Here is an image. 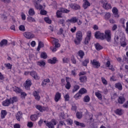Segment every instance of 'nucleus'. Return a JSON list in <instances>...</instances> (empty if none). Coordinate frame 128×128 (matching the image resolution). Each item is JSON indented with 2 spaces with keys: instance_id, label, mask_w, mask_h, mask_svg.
Here are the masks:
<instances>
[{
  "instance_id": "obj_1",
  "label": "nucleus",
  "mask_w": 128,
  "mask_h": 128,
  "mask_svg": "<svg viewBox=\"0 0 128 128\" xmlns=\"http://www.w3.org/2000/svg\"><path fill=\"white\" fill-rule=\"evenodd\" d=\"M18 99L16 96H13L10 98H6V100L2 102V106H10V104H14V102H18Z\"/></svg>"
},
{
  "instance_id": "obj_2",
  "label": "nucleus",
  "mask_w": 128,
  "mask_h": 128,
  "mask_svg": "<svg viewBox=\"0 0 128 128\" xmlns=\"http://www.w3.org/2000/svg\"><path fill=\"white\" fill-rule=\"evenodd\" d=\"M82 40V31H78L76 32L74 42L78 46V44H80Z\"/></svg>"
},
{
  "instance_id": "obj_3",
  "label": "nucleus",
  "mask_w": 128,
  "mask_h": 128,
  "mask_svg": "<svg viewBox=\"0 0 128 128\" xmlns=\"http://www.w3.org/2000/svg\"><path fill=\"white\" fill-rule=\"evenodd\" d=\"M52 44L55 46V47H51L50 49L52 50V52H56L57 50L56 48H60V44L58 43V39L54 38L52 41Z\"/></svg>"
},
{
  "instance_id": "obj_4",
  "label": "nucleus",
  "mask_w": 128,
  "mask_h": 128,
  "mask_svg": "<svg viewBox=\"0 0 128 128\" xmlns=\"http://www.w3.org/2000/svg\"><path fill=\"white\" fill-rule=\"evenodd\" d=\"M104 40L110 42L112 40V32L110 30H106L104 34Z\"/></svg>"
},
{
  "instance_id": "obj_5",
  "label": "nucleus",
  "mask_w": 128,
  "mask_h": 128,
  "mask_svg": "<svg viewBox=\"0 0 128 128\" xmlns=\"http://www.w3.org/2000/svg\"><path fill=\"white\" fill-rule=\"evenodd\" d=\"M102 4L105 10H112V4H110L108 3V1L106 0H102Z\"/></svg>"
},
{
  "instance_id": "obj_6",
  "label": "nucleus",
  "mask_w": 128,
  "mask_h": 128,
  "mask_svg": "<svg viewBox=\"0 0 128 128\" xmlns=\"http://www.w3.org/2000/svg\"><path fill=\"white\" fill-rule=\"evenodd\" d=\"M94 36L97 40H104V33H102L100 31H97L95 32Z\"/></svg>"
},
{
  "instance_id": "obj_7",
  "label": "nucleus",
  "mask_w": 128,
  "mask_h": 128,
  "mask_svg": "<svg viewBox=\"0 0 128 128\" xmlns=\"http://www.w3.org/2000/svg\"><path fill=\"white\" fill-rule=\"evenodd\" d=\"M32 80L30 79H27L25 82L24 84V86L27 90H30V87L32 86Z\"/></svg>"
},
{
  "instance_id": "obj_8",
  "label": "nucleus",
  "mask_w": 128,
  "mask_h": 128,
  "mask_svg": "<svg viewBox=\"0 0 128 128\" xmlns=\"http://www.w3.org/2000/svg\"><path fill=\"white\" fill-rule=\"evenodd\" d=\"M46 126L48 128H54V126H56V120L54 118L52 119L51 122L46 124Z\"/></svg>"
},
{
  "instance_id": "obj_9",
  "label": "nucleus",
  "mask_w": 128,
  "mask_h": 128,
  "mask_svg": "<svg viewBox=\"0 0 128 128\" xmlns=\"http://www.w3.org/2000/svg\"><path fill=\"white\" fill-rule=\"evenodd\" d=\"M35 108H36V110H39L40 112H46V110H48V107L40 105H36Z\"/></svg>"
},
{
  "instance_id": "obj_10",
  "label": "nucleus",
  "mask_w": 128,
  "mask_h": 128,
  "mask_svg": "<svg viewBox=\"0 0 128 128\" xmlns=\"http://www.w3.org/2000/svg\"><path fill=\"white\" fill-rule=\"evenodd\" d=\"M24 36L28 40H32L34 38V35L32 32H26L24 33Z\"/></svg>"
},
{
  "instance_id": "obj_11",
  "label": "nucleus",
  "mask_w": 128,
  "mask_h": 128,
  "mask_svg": "<svg viewBox=\"0 0 128 128\" xmlns=\"http://www.w3.org/2000/svg\"><path fill=\"white\" fill-rule=\"evenodd\" d=\"M90 64L94 68H99L100 66V62L97 61L95 59L92 60H91Z\"/></svg>"
},
{
  "instance_id": "obj_12",
  "label": "nucleus",
  "mask_w": 128,
  "mask_h": 128,
  "mask_svg": "<svg viewBox=\"0 0 128 128\" xmlns=\"http://www.w3.org/2000/svg\"><path fill=\"white\" fill-rule=\"evenodd\" d=\"M30 76H32V78H34L36 80H38L40 78L38 75V73L36 71H30Z\"/></svg>"
},
{
  "instance_id": "obj_13",
  "label": "nucleus",
  "mask_w": 128,
  "mask_h": 128,
  "mask_svg": "<svg viewBox=\"0 0 128 128\" xmlns=\"http://www.w3.org/2000/svg\"><path fill=\"white\" fill-rule=\"evenodd\" d=\"M42 0H36L35 2L34 6L36 10H42V6L40 4Z\"/></svg>"
},
{
  "instance_id": "obj_14",
  "label": "nucleus",
  "mask_w": 128,
  "mask_h": 128,
  "mask_svg": "<svg viewBox=\"0 0 128 128\" xmlns=\"http://www.w3.org/2000/svg\"><path fill=\"white\" fill-rule=\"evenodd\" d=\"M62 98V94H60V92H56L55 94L54 100L56 102H58Z\"/></svg>"
},
{
  "instance_id": "obj_15",
  "label": "nucleus",
  "mask_w": 128,
  "mask_h": 128,
  "mask_svg": "<svg viewBox=\"0 0 128 128\" xmlns=\"http://www.w3.org/2000/svg\"><path fill=\"white\" fill-rule=\"evenodd\" d=\"M70 8L74 10H80V6L76 4H70Z\"/></svg>"
},
{
  "instance_id": "obj_16",
  "label": "nucleus",
  "mask_w": 128,
  "mask_h": 128,
  "mask_svg": "<svg viewBox=\"0 0 128 128\" xmlns=\"http://www.w3.org/2000/svg\"><path fill=\"white\" fill-rule=\"evenodd\" d=\"M112 12L114 14V18H118L120 16V14H118V8L114 7L112 9Z\"/></svg>"
},
{
  "instance_id": "obj_17",
  "label": "nucleus",
  "mask_w": 128,
  "mask_h": 128,
  "mask_svg": "<svg viewBox=\"0 0 128 128\" xmlns=\"http://www.w3.org/2000/svg\"><path fill=\"white\" fill-rule=\"evenodd\" d=\"M33 96L34 98H35V100H40V92H37L36 90H34L33 92Z\"/></svg>"
},
{
  "instance_id": "obj_18",
  "label": "nucleus",
  "mask_w": 128,
  "mask_h": 128,
  "mask_svg": "<svg viewBox=\"0 0 128 128\" xmlns=\"http://www.w3.org/2000/svg\"><path fill=\"white\" fill-rule=\"evenodd\" d=\"M84 2L82 4V7L84 10H86L88 6H90V3L88 0H83Z\"/></svg>"
},
{
  "instance_id": "obj_19",
  "label": "nucleus",
  "mask_w": 128,
  "mask_h": 128,
  "mask_svg": "<svg viewBox=\"0 0 128 128\" xmlns=\"http://www.w3.org/2000/svg\"><path fill=\"white\" fill-rule=\"evenodd\" d=\"M118 102L120 104H122L126 102V98L124 96H120L118 99Z\"/></svg>"
},
{
  "instance_id": "obj_20",
  "label": "nucleus",
  "mask_w": 128,
  "mask_h": 128,
  "mask_svg": "<svg viewBox=\"0 0 128 128\" xmlns=\"http://www.w3.org/2000/svg\"><path fill=\"white\" fill-rule=\"evenodd\" d=\"M48 64H56L58 59L56 58V57H54L52 59H48Z\"/></svg>"
},
{
  "instance_id": "obj_21",
  "label": "nucleus",
  "mask_w": 128,
  "mask_h": 128,
  "mask_svg": "<svg viewBox=\"0 0 128 128\" xmlns=\"http://www.w3.org/2000/svg\"><path fill=\"white\" fill-rule=\"evenodd\" d=\"M16 118L18 122H20V119L22 118V112L20 111L18 112L16 114Z\"/></svg>"
},
{
  "instance_id": "obj_22",
  "label": "nucleus",
  "mask_w": 128,
  "mask_h": 128,
  "mask_svg": "<svg viewBox=\"0 0 128 128\" xmlns=\"http://www.w3.org/2000/svg\"><path fill=\"white\" fill-rule=\"evenodd\" d=\"M100 91L98 90L96 92H95V96L98 98V100H102V95L100 93Z\"/></svg>"
},
{
  "instance_id": "obj_23",
  "label": "nucleus",
  "mask_w": 128,
  "mask_h": 128,
  "mask_svg": "<svg viewBox=\"0 0 128 128\" xmlns=\"http://www.w3.org/2000/svg\"><path fill=\"white\" fill-rule=\"evenodd\" d=\"M115 88L118 90H122V85L120 82H117L115 84Z\"/></svg>"
},
{
  "instance_id": "obj_24",
  "label": "nucleus",
  "mask_w": 128,
  "mask_h": 128,
  "mask_svg": "<svg viewBox=\"0 0 128 128\" xmlns=\"http://www.w3.org/2000/svg\"><path fill=\"white\" fill-rule=\"evenodd\" d=\"M77 54L78 56L80 57V58H81V60H82V58H84V50H80L78 53Z\"/></svg>"
},
{
  "instance_id": "obj_25",
  "label": "nucleus",
  "mask_w": 128,
  "mask_h": 128,
  "mask_svg": "<svg viewBox=\"0 0 128 128\" xmlns=\"http://www.w3.org/2000/svg\"><path fill=\"white\" fill-rule=\"evenodd\" d=\"M8 41L6 39L2 40L0 42V46L2 48V46H6L8 45Z\"/></svg>"
},
{
  "instance_id": "obj_26",
  "label": "nucleus",
  "mask_w": 128,
  "mask_h": 128,
  "mask_svg": "<svg viewBox=\"0 0 128 128\" xmlns=\"http://www.w3.org/2000/svg\"><path fill=\"white\" fill-rule=\"evenodd\" d=\"M66 84L65 86V88L66 90H70L72 86L70 84V82L68 81V78H66Z\"/></svg>"
},
{
  "instance_id": "obj_27",
  "label": "nucleus",
  "mask_w": 128,
  "mask_h": 128,
  "mask_svg": "<svg viewBox=\"0 0 128 128\" xmlns=\"http://www.w3.org/2000/svg\"><path fill=\"white\" fill-rule=\"evenodd\" d=\"M38 118V114H34L30 116V120H32V122H36Z\"/></svg>"
},
{
  "instance_id": "obj_28",
  "label": "nucleus",
  "mask_w": 128,
  "mask_h": 128,
  "mask_svg": "<svg viewBox=\"0 0 128 128\" xmlns=\"http://www.w3.org/2000/svg\"><path fill=\"white\" fill-rule=\"evenodd\" d=\"M79 80H80V82H86L88 78H86V76H80Z\"/></svg>"
},
{
  "instance_id": "obj_29",
  "label": "nucleus",
  "mask_w": 128,
  "mask_h": 128,
  "mask_svg": "<svg viewBox=\"0 0 128 128\" xmlns=\"http://www.w3.org/2000/svg\"><path fill=\"white\" fill-rule=\"evenodd\" d=\"M117 116H122L124 114V110L120 108H118L114 111Z\"/></svg>"
},
{
  "instance_id": "obj_30",
  "label": "nucleus",
  "mask_w": 128,
  "mask_h": 128,
  "mask_svg": "<svg viewBox=\"0 0 128 128\" xmlns=\"http://www.w3.org/2000/svg\"><path fill=\"white\" fill-rule=\"evenodd\" d=\"M95 48L96 50L100 51L102 48H104V47L102 45H100V44L96 43L94 44Z\"/></svg>"
},
{
  "instance_id": "obj_31",
  "label": "nucleus",
  "mask_w": 128,
  "mask_h": 128,
  "mask_svg": "<svg viewBox=\"0 0 128 128\" xmlns=\"http://www.w3.org/2000/svg\"><path fill=\"white\" fill-rule=\"evenodd\" d=\"M14 92H15L16 94H20L22 92V90L20 88L15 86V87L14 88Z\"/></svg>"
},
{
  "instance_id": "obj_32",
  "label": "nucleus",
  "mask_w": 128,
  "mask_h": 128,
  "mask_svg": "<svg viewBox=\"0 0 128 128\" xmlns=\"http://www.w3.org/2000/svg\"><path fill=\"white\" fill-rule=\"evenodd\" d=\"M8 114V112L6 110H1V118L4 119L6 118Z\"/></svg>"
},
{
  "instance_id": "obj_33",
  "label": "nucleus",
  "mask_w": 128,
  "mask_h": 128,
  "mask_svg": "<svg viewBox=\"0 0 128 128\" xmlns=\"http://www.w3.org/2000/svg\"><path fill=\"white\" fill-rule=\"evenodd\" d=\"M37 64L39 66H41V68H44L46 66V62L40 60L37 62Z\"/></svg>"
},
{
  "instance_id": "obj_34",
  "label": "nucleus",
  "mask_w": 128,
  "mask_h": 128,
  "mask_svg": "<svg viewBox=\"0 0 128 128\" xmlns=\"http://www.w3.org/2000/svg\"><path fill=\"white\" fill-rule=\"evenodd\" d=\"M74 122L76 126H81V128H86V125L84 123H80L76 120H75Z\"/></svg>"
},
{
  "instance_id": "obj_35",
  "label": "nucleus",
  "mask_w": 128,
  "mask_h": 128,
  "mask_svg": "<svg viewBox=\"0 0 128 128\" xmlns=\"http://www.w3.org/2000/svg\"><path fill=\"white\" fill-rule=\"evenodd\" d=\"M90 62V59L86 58L82 62V66H88V64Z\"/></svg>"
},
{
  "instance_id": "obj_36",
  "label": "nucleus",
  "mask_w": 128,
  "mask_h": 128,
  "mask_svg": "<svg viewBox=\"0 0 128 128\" xmlns=\"http://www.w3.org/2000/svg\"><path fill=\"white\" fill-rule=\"evenodd\" d=\"M90 96L88 95L84 96L83 98V102H90Z\"/></svg>"
},
{
  "instance_id": "obj_37",
  "label": "nucleus",
  "mask_w": 128,
  "mask_h": 128,
  "mask_svg": "<svg viewBox=\"0 0 128 128\" xmlns=\"http://www.w3.org/2000/svg\"><path fill=\"white\" fill-rule=\"evenodd\" d=\"M76 116L78 120H80L82 118V112H76Z\"/></svg>"
},
{
  "instance_id": "obj_38",
  "label": "nucleus",
  "mask_w": 128,
  "mask_h": 128,
  "mask_svg": "<svg viewBox=\"0 0 128 128\" xmlns=\"http://www.w3.org/2000/svg\"><path fill=\"white\" fill-rule=\"evenodd\" d=\"M4 66L5 68H6L7 70H12V64L10 63H6Z\"/></svg>"
},
{
  "instance_id": "obj_39",
  "label": "nucleus",
  "mask_w": 128,
  "mask_h": 128,
  "mask_svg": "<svg viewBox=\"0 0 128 128\" xmlns=\"http://www.w3.org/2000/svg\"><path fill=\"white\" fill-rule=\"evenodd\" d=\"M120 46H122V48H126V42L125 39H122L120 40Z\"/></svg>"
},
{
  "instance_id": "obj_40",
  "label": "nucleus",
  "mask_w": 128,
  "mask_h": 128,
  "mask_svg": "<svg viewBox=\"0 0 128 128\" xmlns=\"http://www.w3.org/2000/svg\"><path fill=\"white\" fill-rule=\"evenodd\" d=\"M62 11L60 10H58L56 12V16L58 18H62Z\"/></svg>"
},
{
  "instance_id": "obj_41",
  "label": "nucleus",
  "mask_w": 128,
  "mask_h": 128,
  "mask_svg": "<svg viewBox=\"0 0 128 128\" xmlns=\"http://www.w3.org/2000/svg\"><path fill=\"white\" fill-rule=\"evenodd\" d=\"M36 14V12H34V10L32 8H30L28 10V14L29 16H34Z\"/></svg>"
},
{
  "instance_id": "obj_42",
  "label": "nucleus",
  "mask_w": 128,
  "mask_h": 128,
  "mask_svg": "<svg viewBox=\"0 0 128 128\" xmlns=\"http://www.w3.org/2000/svg\"><path fill=\"white\" fill-rule=\"evenodd\" d=\"M66 122L68 126H72L74 124V121L70 118H67Z\"/></svg>"
},
{
  "instance_id": "obj_43",
  "label": "nucleus",
  "mask_w": 128,
  "mask_h": 128,
  "mask_svg": "<svg viewBox=\"0 0 128 128\" xmlns=\"http://www.w3.org/2000/svg\"><path fill=\"white\" fill-rule=\"evenodd\" d=\"M60 10L62 12L63 14H68L70 12V10L65 8H60Z\"/></svg>"
},
{
  "instance_id": "obj_44",
  "label": "nucleus",
  "mask_w": 128,
  "mask_h": 128,
  "mask_svg": "<svg viewBox=\"0 0 128 128\" xmlns=\"http://www.w3.org/2000/svg\"><path fill=\"white\" fill-rule=\"evenodd\" d=\"M87 90L84 88H82L80 89V90L78 91L79 94H86Z\"/></svg>"
},
{
  "instance_id": "obj_45",
  "label": "nucleus",
  "mask_w": 128,
  "mask_h": 128,
  "mask_svg": "<svg viewBox=\"0 0 128 128\" xmlns=\"http://www.w3.org/2000/svg\"><path fill=\"white\" fill-rule=\"evenodd\" d=\"M27 20L29 22H36V20L32 16L27 18Z\"/></svg>"
},
{
  "instance_id": "obj_46",
  "label": "nucleus",
  "mask_w": 128,
  "mask_h": 128,
  "mask_svg": "<svg viewBox=\"0 0 128 128\" xmlns=\"http://www.w3.org/2000/svg\"><path fill=\"white\" fill-rule=\"evenodd\" d=\"M58 22L60 24H62V26H66L65 20H64V18L60 19Z\"/></svg>"
},
{
  "instance_id": "obj_47",
  "label": "nucleus",
  "mask_w": 128,
  "mask_h": 128,
  "mask_svg": "<svg viewBox=\"0 0 128 128\" xmlns=\"http://www.w3.org/2000/svg\"><path fill=\"white\" fill-rule=\"evenodd\" d=\"M78 18H76V17H72L71 18V23L72 24H76L78 22Z\"/></svg>"
},
{
  "instance_id": "obj_48",
  "label": "nucleus",
  "mask_w": 128,
  "mask_h": 128,
  "mask_svg": "<svg viewBox=\"0 0 128 128\" xmlns=\"http://www.w3.org/2000/svg\"><path fill=\"white\" fill-rule=\"evenodd\" d=\"M44 20L46 22V24H52V20L50 19V18L48 17L44 18Z\"/></svg>"
},
{
  "instance_id": "obj_49",
  "label": "nucleus",
  "mask_w": 128,
  "mask_h": 128,
  "mask_svg": "<svg viewBox=\"0 0 128 128\" xmlns=\"http://www.w3.org/2000/svg\"><path fill=\"white\" fill-rule=\"evenodd\" d=\"M102 82L104 86H107L108 84V80H106V78L104 77L101 78Z\"/></svg>"
},
{
  "instance_id": "obj_50",
  "label": "nucleus",
  "mask_w": 128,
  "mask_h": 128,
  "mask_svg": "<svg viewBox=\"0 0 128 128\" xmlns=\"http://www.w3.org/2000/svg\"><path fill=\"white\" fill-rule=\"evenodd\" d=\"M80 90V86L78 85H75L74 86L73 90H72V92H76L77 90Z\"/></svg>"
},
{
  "instance_id": "obj_51",
  "label": "nucleus",
  "mask_w": 128,
  "mask_h": 128,
  "mask_svg": "<svg viewBox=\"0 0 128 128\" xmlns=\"http://www.w3.org/2000/svg\"><path fill=\"white\" fill-rule=\"evenodd\" d=\"M40 57L42 58H44V60H46L48 58V55H46V52H42L41 53Z\"/></svg>"
},
{
  "instance_id": "obj_52",
  "label": "nucleus",
  "mask_w": 128,
  "mask_h": 128,
  "mask_svg": "<svg viewBox=\"0 0 128 128\" xmlns=\"http://www.w3.org/2000/svg\"><path fill=\"white\" fill-rule=\"evenodd\" d=\"M18 28L21 32H26V26L24 25H20Z\"/></svg>"
},
{
  "instance_id": "obj_53",
  "label": "nucleus",
  "mask_w": 128,
  "mask_h": 128,
  "mask_svg": "<svg viewBox=\"0 0 128 128\" xmlns=\"http://www.w3.org/2000/svg\"><path fill=\"white\" fill-rule=\"evenodd\" d=\"M86 38L90 40V38H92V32L90 30L87 32Z\"/></svg>"
},
{
  "instance_id": "obj_54",
  "label": "nucleus",
  "mask_w": 128,
  "mask_h": 128,
  "mask_svg": "<svg viewBox=\"0 0 128 128\" xmlns=\"http://www.w3.org/2000/svg\"><path fill=\"white\" fill-rule=\"evenodd\" d=\"M110 18V14L107 12L105 16H104V18L106 20H108Z\"/></svg>"
},
{
  "instance_id": "obj_55",
  "label": "nucleus",
  "mask_w": 128,
  "mask_h": 128,
  "mask_svg": "<svg viewBox=\"0 0 128 128\" xmlns=\"http://www.w3.org/2000/svg\"><path fill=\"white\" fill-rule=\"evenodd\" d=\"M64 98L65 102H68V100H70V95L68 94H66L64 96Z\"/></svg>"
},
{
  "instance_id": "obj_56",
  "label": "nucleus",
  "mask_w": 128,
  "mask_h": 128,
  "mask_svg": "<svg viewBox=\"0 0 128 128\" xmlns=\"http://www.w3.org/2000/svg\"><path fill=\"white\" fill-rule=\"evenodd\" d=\"M80 96H82V95H80V94L78 92L74 95V98H76V100H78Z\"/></svg>"
},
{
  "instance_id": "obj_57",
  "label": "nucleus",
  "mask_w": 128,
  "mask_h": 128,
  "mask_svg": "<svg viewBox=\"0 0 128 128\" xmlns=\"http://www.w3.org/2000/svg\"><path fill=\"white\" fill-rule=\"evenodd\" d=\"M118 40H120V38H118V36H115L114 42L117 44H118L120 43V41Z\"/></svg>"
},
{
  "instance_id": "obj_58",
  "label": "nucleus",
  "mask_w": 128,
  "mask_h": 128,
  "mask_svg": "<svg viewBox=\"0 0 128 128\" xmlns=\"http://www.w3.org/2000/svg\"><path fill=\"white\" fill-rule=\"evenodd\" d=\"M90 39L89 38H86V37L84 40V44H88V42H90Z\"/></svg>"
},
{
  "instance_id": "obj_59",
  "label": "nucleus",
  "mask_w": 128,
  "mask_h": 128,
  "mask_svg": "<svg viewBox=\"0 0 128 128\" xmlns=\"http://www.w3.org/2000/svg\"><path fill=\"white\" fill-rule=\"evenodd\" d=\"M62 62L64 64H68V62H70V60H68V58H64L62 59Z\"/></svg>"
},
{
  "instance_id": "obj_60",
  "label": "nucleus",
  "mask_w": 128,
  "mask_h": 128,
  "mask_svg": "<svg viewBox=\"0 0 128 128\" xmlns=\"http://www.w3.org/2000/svg\"><path fill=\"white\" fill-rule=\"evenodd\" d=\"M120 22L124 26V24H126V20L124 18H122L120 19Z\"/></svg>"
},
{
  "instance_id": "obj_61",
  "label": "nucleus",
  "mask_w": 128,
  "mask_h": 128,
  "mask_svg": "<svg viewBox=\"0 0 128 128\" xmlns=\"http://www.w3.org/2000/svg\"><path fill=\"white\" fill-rule=\"evenodd\" d=\"M20 94L21 98H24L26 96V94L25 92H21Z\"/></svg>"
},
{
  "instance_id": "obj_62",
  "label": "nucleus",
  "mask_w": 128,
  "mask_h": 128,
  "mask_svg": "<svg viewBox=\"0 0 128 128\" xmlns=\"http://www.w3.org/2000/svg\"><path fill=\"white\" fill-rule=\"evenodd\" d=\"M27 126L28 128H32L34 126V123L32 122H28Z\"/></svg>"
},
{
  "instance_id": "obj_63",
  "label": "nucleus",
  "mask_w": 128,
  "mask_h": 128,
  "mask_svg": "<svg viewBox=\"0 0 128 128\" xmlns=\"http://www.w3.org/2000/svg\"><path fill=\"white\" fill-rule=\"evenodd\" d=\"M40 14H42V16H46V14H47V12L45 10H41Z\"/></svg>"
},
{
  "instance_id": "obj_64",
  "label": "nucleus",
  "mask_w": 128,
  "mask_h": 128,
  "mask_svg": "<svg viewBox=\"0 0 128 128\" xmlns=\"http://www.w3.org/2000/svg\"><path fill=\"white\" fill-rule=\"evenodd\" d=\"M123 108H128V100H127L126 102L123 104Z\"/></svg>"
}]
</instances>
